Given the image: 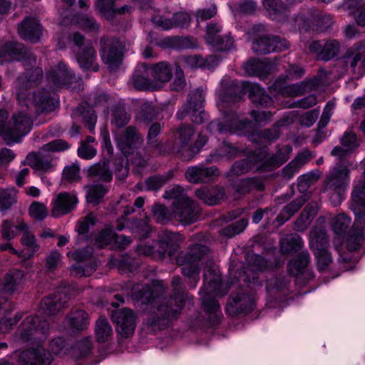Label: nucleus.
I'll list each match as a JSON object with an SVG mask.
<instances>
[{
    "label": "nucleus",
    "mask_w": 365,
    "mask_h": 365,
    "mask_svg": "<svg viewBox=\"0 0 365 365\" xmlns=\"http://www.w3.org/2000/svg\"><path fill=\"white\" fill-rule=\"evenodd\" d=\"M171 286V296L164 299L144 319V327L150 333L155 334L168 327L173 320L178 318L185 305L193 304V297L185 290L180 276L173 277Z\"/></svg>",
    "instance_id": "1"
},
{
    "label": "nucleus",
    "mask_w": 365,
    "mask_h": 365,
    "mask_svg": "<svg viewBox=\"0 0 365 365\" xmlns=\"http://www.w3.org/2000/svg\"><path fill=\"white\" fill-rule=\"evenodd\" d=\"M10 60L21 61L26 72L16 81V96L19 101H24L27 91L37 86L43 78V70L36 67L29 71V67L36 65V58L23 44L16 42H0V63Z\"/></svg>",
    "instance_id": "2"
},
{
    "label": "nucleus",
    "mask_w": 365,
    "mask_h": 365,
    "mask_svg": "<svg viewBox=\"0 0 365 365\" xmlns=\"http://www.w3.org/2000/svg\"><path fill=\"white\" fill-rule=\"evenodd\" d=\"M221 287L222 282L219 269L212 259H207L204 271V284L200 294L204 310L208 314H214L210 319L213 325L220 322L222 314L220 304L212 297V295L225 294V292H221Z\"/></svg>",
    "instance_id": "3"
},
{
    "label": "nucleus",
    "mask_w": 365,
    "mask_h": 365,
    "mask_svg": "<svg viewBox=\"0 0 365 365\" xmlns=\"http://www.w3.org/2000/svg\"><path fill=\"white\" fill-rule=\"evenodd\" d=\"M9 112L0 109V135L7 144L19 142L31 130L32 120L27 113L19 111L12 115L8 121Z\"/></svg>",
    "instance_id": "4"
},
{
    "label": "nucleus",
    "mask_w": 365,
    "mask_h": 365,
    "mask_svg": "<svg viewBox=\"0 0 365 365\" xmlns=\"http://www.w3.org/2000/svg\"><path fill=\"white\" fill-rule=\"evenodd\" d=\"M209 248L200 244L194 245L186 252H181L176 257V263L181 266V273L187 278V284L194 289L200 280L199 262L209 252Z\"/></svg>",
    "instance_id": "5"
},
{
    "label": "nucleus",
    "mask_w": 365,
    "mask_h": 365,
    "mask_svg": "<svg viewBox=\"0 0 365 365\" xmlns=\"http://www.w3.org/2000/svg\"><path fill=\"white\" fill-rule=\"evenodd\" d=\"M49 332V323L37 315L26 317L16 332V338L22 342L44 340Z\"/></svg>",
    "instance_id": "6"
},
{
    "label": "nucleus",
    "mask_w": 365,
    "mask_h": 365,
    "mask_svg": "<svg viewBox=\"0 0 365 365\" xmlns=\"http://www.w3.org/2000/svg\"><path fill=\"white\" fill-rule=\"evenodd\" d=\"M321 83V78L319 76H314L299 83L287 85L285 80L279 78L274 81L270 88L283 97L293 98L317 90Z\"/></svg>",
    "instance_id": "7"
},
{
    "label": "nucleus",
    "mask_w": 365,
    "mask_h": 365,
    "mask_svg": "<svg viewBox=\"0 0 365 365\" xmlns=\"http://www.w3.org/2000/svg\"><path fill=\"white\" fill-rule=\"evenodd\" d=\"M100 47L102 61L110 68L118 67L123 58L125 42L115 37L103 36Z\"/></svg>",
    "instance_id": "8"
},
{
    "label": "nucleus",
    "mask_w": 365,
    "mask_h": 365,
    "mask_svg": "<svg viewBox=\"0 0 365 365\" xmlns=\"http://www.w3.org/2000/svg\"><path fill=\"white\" fill-rule=\"evenodd\" d=\"M195 129L193 125L182 123L175 130L174 142L171 151L178 155L183 160H190L192 158V145Z\"/></svg>",
    "instance_id": "9"
},
{
    "label": "nucleus",
    "mask_w": 365,
    "mask_h": 365,
    "mask_svg": "<svg viewBox=\"0 0 365 365\" xmlns=\"http://www.w3.org/2000/svg\"><path fill=\"white\" fill-rule=\"evenodd\" d=\"M225 123L212 121L207 128L212 132L217 130L220 133H238L245 134L251 128L252 122L247 119H240L236 111L230 110L225 113Z\"/></svg>",
    "instance_id": "10"
},
{
    "label": "nucleus",
    "mask_w": 365,
    "mask_h": 365,
    "mask_svg": "<svg viewBox=\"0 0 365 365\" xmlns=\"http://www.w3.org/2000/svg\"><path fill=\"white\" fill-rule=\"evenodd\" d=\"M182 236L178 232L163 230L158 234V239L154 242L157 260L165 257H172L180 249Z\"/></svg>",
    "instance_id": "11"
},
{
    "label": "nucleus",
    "mask_w": 365,
    "mask_h": 365,
    "mask_svg": "<svg viewBox=\"0 0 365 365\" xmlns=\"http://www.w3.org/2000/svg\"><path fill=\"white\" fill-rule=\"evenodd\" d=\"M24 276V272L18 269H11L6 274L4 285L0 289V312L4 310L7 312L14 309V304L9 302L8 297L16 291Z\"/></svg>",
    "instance_id": "12"
},
{
    "label": "nucleus",
    "mask_w": 365,
    "mask_h": 365,
    "mask_svg": "<svg viewBox=\"0 0 365 365\" xmlns=\"http://www.w3.org/2000/svg\"><path fill=\"white\" fill-rule=\"evenodd\" d=\"M46 80L48 83H52L53 86L56 88L69 86L76 83L78 84V90L82 89V80L78 78L73 71L62 62L46 73Z\"/></svg>",
    "instance_id": "13"
},
{
    "label": "nucleus",
    "mask_w": 365,
    "mask_h": 365,
    "mask_svg": "<svg viewBox=\"0 0 365 365\" xmlns=\"http://www.w3.org/2000/svg\"><path fill=\"white\" fill-rule=\"evenodd\" d=\"M118 146L128 158L135 153L143 144V138L133 126H128L123 130L115 133Z\"/></svg>",
    "instance_id": "14"
},
{
    "label": "nucleus",
    "mask_w": 365,
    "mask_h": 365,
    "mask_svg": "<svg viewBox=\"0 0 365 365\" xmlns=\"http://www.w3.org/2000/svg\"><path fill=\"white\" fill-rule=\"evenodd\" d=\"M19 101L28 108L33 107L38 114L51 112L56 107V103L44 89L34 92L31 97L26 93L25 100Z\"/></svg>",
    "instance_id": "15"
},
{
    "label": "nucleus",
    "mask_w": 365,
    "mask_h": 365,
    "mask_svg": "<svg viewBox=\"0 0 365 365\" xmlns=\"http://www.w3.org/2000/svg\"><path fill=\"white\" fill-rule=\"evenodd\" d=\"M173 204L176 220L185 224H191L197 220L200 212L197 202L188 197H182Z\"/></svg>",
    "instance_id": "16"
},
{
    "label": "nucleus",
    "mask_w": 365,
    "mask_h": 365,
    "mask_svg": "<svg viewBox=\"0 0 365 365\" xmlns=\"http://www.w3.org/2000/svg\"><path fill=\"white\" fill-rule=\"evenodd\" d=\"M340 46L338 40L330 38L324 43L320 41L312 42L309 46V50L317 60L327 62L338 56Z\"/></svg>",
    "instance_id": "17"
},
{
    "label": "nucleus",
    "mask_w": 365,
    "mask_h": 365,
    "mask_svg": "<svg viewBox=\"0 0 365 365\" xmlns=\"http://www.w3.org/2000/svg\"><path fill=\"white\" fill-rule=\"evenodd\" d=\"M69 297L66 292L57 291L45 297L41 302L39 312L45 316H54L66 307Z\"/></svg>",
    "instance_id": "18"
},
{
    "label": "nucleus",
    "mask_w": 365,
    "mask_h": 365,
    "mask_svg": "<svg viewBox=\"0 0 365 365\" xmlns=\"http://www.w3.org/2000/svg\"><path fill=\"white\" fill-rule=\"evenodd\" d=\"M255 307V299L252 294H232L227 301L226 312L228 315L237 317L247 314Z\"/></svg>",
    "instance_id": "19"
},
{
    "label": "nucleus",
    "mask_w": 365,
    "mask_h": 365,
    "mask_svg": "<svg viewBox=\"0 0 365 365\" xmlns=\"http://www.w3.org/2000/svg\"><path fill=\"white\" fill-rule=\"evenodd\" d=\"M112 318L117 324V331L123 337L133 335L136 326V315L133 310L128 308L116 310Z\"/></svg>",
    "instance_id": "20"
},
{
    "label": "nucleus",
    "mask_w": 365,
    "mask_h": 365,
    "mask_svg": "<svg viewBox=\"0 0 365 365\" xmlns=\"http://www.w3.org/2000/svg\"><path fill=\"white\" fill-rule=\"evenodd\" d=\"M149 66L145 63H138L129 80V85L137 91H156L158 86L149 78Z\"/></svg>",
    "instance_id": "21"
},
{
    "label": "nucleus",
    "mask_w": 365,
    "mask_h": 365,
    "mask_svg": "<svg viewBox=\"0 0 365 365\" xmlns=\"http://www.w3.org/2000/svg\"><path fill=\"white\" fill-rule=\"evenodd\" d=\"M26 160L28 165L41 173L51 172L55 167L53 155L44 150L43 148L37 153H29Z\"/></svg>",
    "instance_id": "22"
},
{
    "label": "nucleus",
    "mask_w": 365,
    "mask_h": 365,
    "mask_svg": "<svg viewBox=\"0 0 365 365\" xmlns=\"http://www.w3.org/2000/svg\"><path fill=\"white\" fill-rule=\"evenodd\" d=\"M78 202V200L75 192H60L52 202V215L58 217L68 214L75 209Z\"/></svg>",
    "instance_id": "23"
},
{
    "label": "nucleus",
    "mask_w": 365,
    "mask_h": 365,
    "mask_svg": "<svg viewBox=\"0 0 365 365\" xmlns=\"http://www.w3.org/2000/svg\"><path fill=\"white\" fill-rule=\"evenodd\" d=\"M240 90V93L235 96V101L241 99L245 93H248L252 102L257 106L267 107L273 103L272 98L257 84L244 83Z\"/></svg>",
    "instance_id": "24"
},
{
    "label": "nucleus",
    "mask_w": 365,
    "mask_h": 365,
    "mask_svg": "<svg viewBox=\"0 0 365 365\" xmlns=\"http://www.w3.org/2000/svg\"><path fill=\"white\" fill-rule=\"evenodd\" d=\"M218 175L217 167H206L203 165L190 166L185 173L187 180L194 184L207 182Z\"/></svg>",
    "instance_id": "25"
},
{
    "label": "nucleus",
    "mask_w": 365,
    "mask_h": 365,
    "mask_svg": "<svg viewBox=\"0 0 365 365\" xmlns=\"http://www.w3.org/2000/svg\"><path fill=\"white\" fill-rule=\"evenodd\" d=\"M19 365H49L50 355L46 350L38 346L37 349H29L21 351L18 358Z\"/></svg>",
    "instance_id": "26"
},
{
    "label": "nucleus",
    "mask_w": 365,
    "mask_h": 365,
    "mask_svg": "<svg viewBox=\"0 0 365 365\" xmlns=\"http://www.w3.org/2000/svg\"><path fill=\"white\" fill-rule=\"evenodd\" d=\"M43 29L39 21L34 17L27 16L18 26V33L24 40L37 42L41 35Z\"/></svg>",
    "instance_id": "27"
},
{
    "label": "nucleus",
    "mask_w": 365,
    "mask_h": 365,
    "mask_svg": "<svg viewBox=\"0 0 365 365\" xmlns=\"http://www.w3.org/2000/svg\"><path fill=\"white\" fill-rule=\"evenodd\" d=\"M292 152V147L290 145H278L276 147V153L269 157L262 165L260 170L263 171L271 170L279 168L287 162Z\"/></svg>",
    "instance_id": "28"
},
{
    "label": "nucleus",
    "mask_w": 365,
    "mask_h": 365,
    "mask_svg": "<svg viewBox=\"0 0 365 365\" xmlns=\"http://www.w3.org/2000/svg\"><path fill=\"white\" fill-rule=\"evenodd\" d=\"M274 68V63L267 58L264 60H250L245 65V70L247 74L258 76L262 79L265 78L269 74L272 73Z\"/></svg>",
    "instance_id": "29"
},
{
    "label": "nucleus",
    "mask_w": 365,
    "mask_h": 365,
    "mask_svg": "<svg viewBox=\"0 0 365 365\" xmlns=\"http://www.w3.org/2000/svg\"><path fill=\"white\" fill-rule=\"evenodd\" d=\"M76 59L81 68L85 70L92 69L98 71L99 66L96 64V53L92 43L89 41L76 53Z\"/></svg>",
    "instance_id": "30"
},
{
    "label": "nucleus",
    "mask_w": 365,
    "mask_h": 365,
    "mask_svg": "<svg viewBox=\"0 0 365 365\" xmlns=\"http://www.w3.org/2000/svg\"><path fill=\"white\" fill-rule=\"evenodd\" d=\"M235 197H240L255 190L262 191L264 189V184L261 178H247L236 182L232 185Z\"/></svg>",
    "instance_id": "31"
},
{
    "label": "nucleus",
    "mask_w": 365,
    "mask_h": 365,
    "mask_svg": "<svg viewBox=\"0 0 365 365\" xmlns=\"http://www.w3.org/2000/svg\"><path fill=\"white\" fill-rule=\"evenodd\" d=\"M66 324L73 331H82L87 329L90 318L83 309H72L65 319Z\"/></svg>",
    "instance_id": "32"
},
{
    "label": "nucleus",
    "mask_w": 365,
    "mask_h": 365,
    "mask_svg": "<svg viewBox=\"0 0 365 365\" xmlns=\"http://www.w3.org/2000/svg\"><path fill=\"white\" fill-rule=\"evenodd\" d=\"M149 71L160 89L162 86L170 81L173 76V69L168 62L162 61L149 66Z\"/></svg>",
    "instance_id": "33"
},
{
    "label": "nucleus",
    "mask_w": 365,
    "mask_h": 365,
    "mask_svg": "<svg viewBox=\"0 0 365 365\" xmlns=\"http://www.w3.org/2000/svg\"><path fill=\"white\" fill-rule=\"evenodd\" d=\"M225 195V189L219 186L202 187L195 191L197 197L209 205L218 204L223 199Z\"/></svg>",
    "instance_id": "34"
},
{
    "label": "nucleus",
    "mask_w": 365,
    "mask_h": 365,
    "mask_svg": "<svg viewBox=\"0 0 365 365\" xmlns=\"http://www.w3.org/2000/svg\"><path fill=\"white\" fill-rule=\"evenodd\" d=\"M239 153L240 150L237 146L225 140L208 156L206 161L212 163L222 158L231 160L237 157Z\"/></svg>",
    "instance_id": "35"
},
{
    "label": "nucleus",
    "mask_w": 365,
    "mask_h": 365,
    "mask_svg": "<svg viewBox=\"0 0 365 365\" xmlns=\"http://www.w3.org/2000/svg\"><path fill=\"white\" fill-rule=\"evenodd\" d=\"M73 118H80L82 122H84L91 132H93L95 128V125L97 121V116L92 106L87 102L81 103L74 110Z\"/></svg>",
    "instance_id": "36"
},
{
    "label": "nucleus",
    "mask_w": 365,
    "mask_h": 365,
    "mask_svg": "<svg viewBox=\"0 0 365 365\" xmlns=\"http://www.w3.org/2000/svg\"><path fill=\"white\" fill-rule=\"evenodd\" d=\"M88 177L94 181L110 182L113 173L110 170L108 162L104 160L91 166L88 170Z\"/></svg>",
    "instance_id": "37"
},
{
    "label": "nucleus",
    "mask_w": 365,
    "mask_h": 365,
    "mask_svg": "<svg viewBox=\"0 0 365 365\" xmlns=\"http://www.w3.org/2000/svg\"><path fill=\"white\" fill-rule=\"evenodd\" d=\"M365 225V222L361 220L355 222L352 226L351 230L349 232L348 237L346 240L347 248L350 251H356L360 249L362 243L364 242V232L363 228Z\"/></svg>",
    "instance_id": "38"
},
{
    "label": "nucleus",
    "mask_w": 365,
    "mask_h": 365,
    "mask_svg": "<svg viewBox=\"0 0 365 365\" xmlns=\"http://www.w3.org/2000/svg\"><path fill=\"white\" fill-rule=\"evenodd\" d=\"M287 120L282 119L277 121L271 128L259 130L252 135V140H255V135L259 140L272 143L277 140L281 134L280 128L284 126Z\"/></svg>",
    "instance_id": "39"
},
{
    "label": "nucleus",
    "mask_w": 365,
    "mask_h": 365,
    "mask_svg": "<svg viewBox=\"0 0 365 365\" xmlns=\"http://www.w3.org/2000/svg\"><path fill=\"white\" fill-rule=\"evenodd\" d=\"M364 53L365 41H359L347 49L344 56V62L346 65H349L351 68H355Z\"/></svg>",
    "instance_id": "40"
},
{
    "label": "nucleus",
    "mask_w": 365,
    "mask_h": 365,
    "mask_svg": "<svg viewBox=\"0 0 365 365\" xmlns=\"http://www.w3.org/2000/svg\"><path fill=\"white\" fill-rule=\"evenodd\" d=\"M349 171L346 168H336L327 178V186L329 189L337 190L341 189L349 178Z\"/></svg>",
    "instance_id": "41"
},
{
    "label": "nucleus",
    "mask_w": 365,
    "mask_h": 365,
    "mask_svg": "<svg viewBox=\"0 0 365 365\" xmlns=\"http://www.w3.org/2000/svg\"><path fill=\"white\" fill-rule=\"evenodd\" d=\"M305 196H301L293 200L287 206L284 207L282 212L277 216V221L284 223L289 220L306 202Z\"/></svg>",
    "instance_id": "42"
},
{
    "label": "nucleus",
    "mask_w": 365,
    "mask_h": 365,
    "mask_svg": "<svg viewBox=\"0 0 365 365\" xmlns=\"http://www.w3.org/2000/svg\"><path fill=\"white\" fill-rule=\"evenodd\" d=\"M93 344L91 337H85L77 341L71 349L72 356L80 360L91 356L92 354Z\"/></svg>",
    "instance_id": "43"
},
{
    "label": "nucleus",
    "mask_w": 365,
    "mask_h": 365,
    "mask_svg": "<svg viewBox=\"0 0 365 365\" xmlns=\"http://www.w3.org/2000/svg\"><path fill=\"white\" fill-rule=\"evenodd\" d=\"M328 237L325 230L315 227L310 232V247L312 251L328 249Z\"/></svg>",
    "instance_id": "44"
},
{
    "label": "nucleus",
    "mask_w": 365,
    "mask_h": 365,
    "mask_svg": "<svg viewBox=\"0 0 365 365\" xmlns=\"http://www.w3.org/2000/svg\"><path fill=\"white\" fill-rule=\"evenodd\" d=\"M95 334L99 343L108 341L112 337V327L106 318L100 317L96 321Z\"/></svg>",
    "instance_id": "45"
},
{
    "label": "nucleus",
    "mask_w": 365,
    "mask_h": 365,
    "mask_svg": "<svg viewBox=\"0 0 365 365\" xmlns=\"http://www.w3.org/2000/svg\"><path fill=\"white\" fill-rule=\"evenodd\" d=\"M128 227L140 239L148 237L152 231L148 219H133L128 223Z\"/></svg>",
    "instance_id": "46"
},
{
    "label": "nucleus",
    "mask_w": 365,
    "mask_h": 365,
    "mask_svg": "<svg viewBox=\"0 0 365 365\" xmlns=\"http://www.w3.org/2000/svg\"><path fill=\"white\" fill-rule=\"evenodd\" d=\"M310 256L307 251L299 253L295 259L288 263V270L292 275H297L308 266Z\"/></svg>",
    "instance_id": "47"
},
{
    "label": "nucleus",
    "mask_w": 365,
    "mask_h": 365,
    "mask_svg": "<svg viewBox=\"0 0 365 365\" xmlns=\"http://www.w3.org/2000/svg\"><path fill=\"white\" fill-rule=\"evenodd\" d=\"M303 245L302 237L297 235H291L283 238L280 242V250L283 254H289L300 250Z\"/></svg>",
    "instance_id": "48"
},
{
    "label": "nucleus",
    "mask_w": 365,
    "mask_h": 365,
    "mask_svg": "<svg viewBox=\"0 0 365 365\" xmlns=\"http://www.w3.org/2000/svg\"><path fill=\"white\" fill-rule=\"evenodd\" d=\"M17 202V190L14 187L0 188V210L11 208Z\"/></svg>",
    "instance_id": "49"
},
{
    "label": "nucleus",
    "mask_w": 365,
    "mask_h": 365,
    "mask_svg": "<svg viewBox=\"0 0 365 365\" xmlns=\"http://www.w3.org/2000/svg\"><path fill=\"white\" fill-rule=\"evenodd\" d=\"M117 267L121 274L133 273L138 270L139 261L129 255H123L116 263Z\"/></svg>",
    "instance_id": "50"
},
{
    "label": "nucleus",
    "mask_w": 365,
    "mask_h": 365,
    "mask_svg": "<svg viewBox=\"0 0 365 365\" xmlns=\"http://www.w3.org/2000/svg\"><path fill=\"white\" fill-rule=\"evenodd\" d=\"M163 43L171 48L181 50L194 46L192 39L189 37L171 36L163 40Z\"/></svg>",
    "instance_id": "51"
},
{
    "label": "nucleus",
    "mask_w": 365,
    "mask_h": 365,
    "mask_svg": "<svg viewBox=\"0 0 365 365\" xmlns=\"http://www.w3.org/2000/svg\"><path fill=\"white\" fill-rule=\"evenodd\" d=\"M21 243L27 249L29 258L33 257L40 249V245L37 243L34 235L26 229L21 238Z\"/></svg>",
    "instance_id": "52"
},
{
    "label": "nucleus",
    "mask_w": 365,
    "mask_h": 365,
    "mask_svg": "<svg viewBox=\"0 0 365 365\" xmlns=\"http://www.w3.org/2000/svg\"><path fill=\"white\" fill-rule=\"evenodd\" d=\"M25 229L26 225L24 222L14 225L11 221L5 220L2 224L1 235L4 240H11L16 236L18 230L24 231Z\"/></svg>",
    "instance_id": "53"
},
{
    "label": "nucleus",
    "mask_w": 365,
    "mask_h": 365,
    "mask_svg": "<svg viewBox=\"0 0 365 365\" xmlns=\"http://www.w3.org/2000/svg\"><path fill=\"white\" fill-rule=\"evenodd\" d=\"M351 219L344 213L337 215L332 220L331 227L334 233L339 236L344 235L349 227Z\"/></svg>",
    "instance_id": "54"
},
{
    "label": "nucleus",
    "mask_w": 365,
    "mask_h": 365,
    "mask_svg": "<svg viewBox=\"0 0 365 365\" xmlns=\"http://www.w3.org/2000/svg\"><path fill=\"white\" fill-rule=\"evenodd\" d=\"M252 49L257 54H267L274 52L271 37L263 36L255 38L252 43Z\"/></svg>",
    "instance_id": "55"
},
{
    "label": "nucleus",
    "mask_w": 365,
    "mask_h": 365,
    "mask_svg": "<svg viewBox=\"0 0 365 365\" xmlns=\"http://www.w3.org/2000/svg\"><path fill=\"white\" fill-rule=\"evenodd\" d=\"M152 212L155 222L162 225L169 222L173 215L168 207L161 204L154 205L152 208Z\"/></svg>",
    "instance_id": "56"
},
{
    "label": "nucleus",
    "mask_w": 365,
    "mask_h": 365,
    "mask_svg": "<svg viewBox=\"0 0 365 365\" xmlns=\"http://www.w3.org/2000/svg\"><path fill=\"white\" fill-rule=\"evenodd\" d=\"M130 119V115L122 106H116L113 113L111 124L116 128L124 127Z\"/></svg>",
    "instance_id": "57"
},
{
    "label": "nucleus",
    "mask_w": 365,
    "mask_h": 365,
    "mask_svg": "<svg viewBox=\"0 0 365 365\" xmlns=\"http://www.w3.org/2000/svg\"><path fill=\"white\" fill-rule=\"evenodd\" d=\"M115 0H97L95 4L96 9L108 20L115 17Z\"/></svg>",
    "instance_id": "58"
},
{
    "label": "nucleus",
    "mask_w": 365,
    "mask_h": 365,
    "mask_svg": "<svg viewBox=\"0 0 365 365\" xmlns=\"http://www.w3.org/2000/svg\"><path fill=\"white\" fill-rule=\"evenodd\" d=\"M12 311L4 312L1 310L0 312V332L7 333L9 332L12 327L16 324L23 317V313H17L14 319L6 318V316L10 314Z\"/></svg>",
    "instance_id": "59"
},
{
    "label": "nucleus",
    "mask_w": 365,
    "mask_h": 365,
    "mask_svg": "<svg viewBox=\"0 0 365 365\" xmlns=\"http://www.w3.org/2000/svg\"><path fill=\"white\" fill-rule=\"evenodd\" d=\"M248 224V220L247 219H240L238 221H236L231 225L227 226L223 228L221 231L222 235H225L229 237H232L235 235L240 234L242 232Z\"/></svg>",
    "instance_id": "60"
},
{
    "label": "nucleus",
    "mask_w": 365,
    "mask_h": 365,
    "mask_svg": "<svg viewBox=\"0 0 365 365\" xmlns=\"http://www.w3.org/2000/svg\"><path fill=\"white\" fill-rule=\"evenodd\" d=\"M106 192L107 190L103 185H93L89 189L88 192L87 200L89 203L98 205L101 201Z\"/></svg>",
    "instance_id": "61"
},
{
    "label": "nucleus",
    "mask_w": 365,
    "mask_h": 365,
    "mask_svg": "<svg viewBox=\"0 0 365 365\" xmlns=\"http://www.w3.org/2000/svg\"><path fill=\"white\" fill-rule=\"evenodd\" d=\"M172 175H153L145 180V186L148 190H158L162 187L171 178Z\"/></svg>",
    "instance_id": "62"
},
{
    "label": "nucleus",
    "mask_w": 365,
    "mask_h": 365,
    "mask_svg": "<svg viewBox=\"0 0 365 365\" xmlns=\"http://www.w3.org/2000/svg\"><path fill=\"white\" fill-rule=\"evenodd\" d=\"M210 44L218 51H227L234 47V39L228 34L220 35Z\"/></svg>",
    "instance_id": "63"
},
{
    "label": "nucleus",
    "mask_w": 365,
    "mask_h": 365,
    "mask_svg": "<svg viewBox=\"0 0 365 365\" xmlns=\"http://www.w3.org/2000/svg\"><path fill=\"white\" fill-rule=\"evenodd\" d=\"M205 101V95L202 89H197L189 95L187 103L190 107H192L195 112L203 107Z\"/></svg>",
    "instance_id": "64"
}]
</instances>
